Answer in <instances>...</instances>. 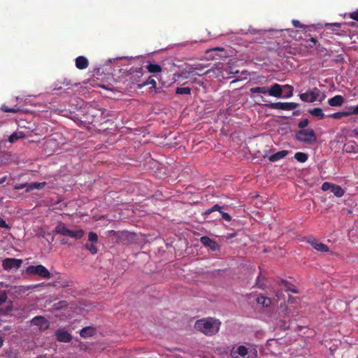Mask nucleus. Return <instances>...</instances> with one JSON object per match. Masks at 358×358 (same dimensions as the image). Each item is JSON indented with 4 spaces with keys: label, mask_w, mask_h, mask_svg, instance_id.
Instances as JSON below:
<instances>
[{
    "label": "nucleus",
    "mask_w": 358,
    "mask_h": 358,
    "mask_svg": "<svg viewBox=\"0 0 358 358\" xmlns=\"http://www.w3.org/2000/svg\"><path fill=\"white\" fill-rule=\"evenodd\" d=\"M54 232L62 236H69L76 239L83 237L85 232L83 229L70 230L62 222L59 223L55 228Z\"/></svg>",
    "instance_id": "obj_2"
},
{
    "label": "nucleus",
    "mask_w": 358,
    "mask_h": 358,
    "mask_svg": "<svg viewBox=\"0 0 358 358\" xmlns=\"http://www.w3.org/2000/svg\"><path fill=\"white\" fill-rule=\"evenodd\" d=\"M0 227L1 228H6V229L8 228V226L6 224V221L3 219L1 218V217H0Z\"/></svg>",
    "instance_id": "obj_48"
},
{
    "label": "nucleus",
    "mask_w": 358,
    "mask_h": 358,
    "mask_svg": "<svg viewBox=\"0 0 358 358\" xmlns=\"http://www.w3.org/2000/svg\"><path fill=\"white\" fill-rule=\"evenodd\" d=\"M265 106H268L271 109H280L283 110H292L296 108L299 106L298 103L294 102L289 103H283V102H276V103H264Z\"/></svg>",
    "instance_id": "obj_7"
},
{
    "label": "nucleus",
    "mask_w": 358,
    "mask_h": 358,
    "mask_svg": "<svg viewBox=\"0 0 358 358\" xmlns=\"http://www.w3.org/2000/svg\"><path fill=\"white\" fill-rule=\"evenodd\" d=\"M46 185L45 182H31L27 185V192L31 191L33 189H43Z\"/></svg>",
    "instance_id": "obj_23"
},
{
    "label": "nucleus",
    "mask_w": 358,
    "mask_h": 358,
    "mask_svg": "<svg viewBox=\"0 0 358 358\" xmlns=\"http://www.w3.org/2000/svg\"><path fill=\"white\" fill-rule=\"evenodd\" d=\"M94 332V330L93 328L87 327H85L81 329L80 332V335L83 338H87L90 336H92Z\"/></svg>",
    "instance_id": "obj_28"
},
{
    "label": "nucleus",
    "mask_w": 358,
    "mask_h": 358,
    "mask_svg": "<svg viewBox=\"0 0 358 358\" xmlns=\"http://www.w3.org/2000/svg\"><path fill=\"white\" fill-rule=\"evenodd\" d=\"M103 111L101 109L92 108L84 115V121L90 124H100L103 120Z\"/></svg>",
    "instance_id": "obj_4"
},
{
    "label": "nucleus",
    "mask_w": 358,
    "mask_h": 358,
    "mask_svg": "<svg viewBox=\"0 0 358 358\" xmlns=\"http://www.w3.org/2000/svg\"><path fill=\"white\" fill-rule=\"evenodd\" d=\"M355 134H356L357 136H358V131H355Z\"/></svg>",
    "instance_id": "obj_64"
},
{
    "label": "nucleus",
    "mask_w": 358,
    "mask_h": 358,
    "mask_svg": "<svg viewBox=\"0 0 358 358\" xmlns=\"http://www.w3.org/2000/svg\"><path fill=\"white\" fill-rule=\"evenodd\" d=\"M250 92L252 94L259 93V94H267L268 93V87H252L250 90Z\"/></svg>",
    "instance_id": "obj_32"
},
{
    "label": "nucleus",
    "mask_w": 358,
    "mask_h": 358,
    "mask_svg": "<svg viewBox=\"0 0 358 358\" xmlns=\"http://www.w3.org/2000/svg\"><path fill=\"white\" fill-rule=\"evenodd\" d=\"M146 69H148V71L150 73H160L162 70V68L160 65H159L157 64H152V63H149L146 66Z\"/></svg>",
    "instance_id": "obj_24"
},
{
    "label": "nucleus",
    "mask_w": 358,
    "mask_h": 358,
    "mask_svg": "<svg viewBox=\"0 0 358 358\" xmlns=\"http://www.w3.org/2000/svg\"><path fill=\"white\" fill-rule=\"evenodd\" d=\"M309 113L312 115L317 117L320 119H323L324 117V114L320 108H315L309 110Z\"/></svg>",
    "instance_id": "obj_30"
},
{
    "label": "nucleus",
    "mask_w": 358,
    "mask_h": 358,
    "mask_svg": "<svg viewBox=\"0 0 358 358\" xmlns=\"http://www.w3.org/2000/svg\"><path fill=\"white\" fill-rule=\"evenodd\" d=\"M151 85L152 88H155L157 86V82L152 77H149L143 84V86Z\"/></svg>",
    "instance_id": "obj_36"
},
{
    "label": "nucleus",
    "mask_w": 358,
    "mask_h": 358,
    "mask_svg": "<svg viewBox=\"0 0 358 358\" xmlns=\"http://www.w3.org/2000/svg\"><path fill=\"white\" fill-rule=\"evenodd\" d=\"M210 52H217L216 55L219 58H222V57H227V52H226L225 50L223 48H220V47L214 48H213L211 50H208L207 53H209Z\"/></svg>",
    "instance_id": "obj_27"
},
{
    "label": "nucleus",
    "mask_w": 358,
    "mask_h": 358,
    "mask_svg": "<svg viewBox=\"0 0 358 358\" xmlns=\"http://www.w3.org/2000/svg\"><path fill=\"white\" fill-rule=\"evenodd\" d=\"M51 143H54L53 142H52V140H48V141H45V144L47 145H48L49 144H51Z\"/></svg>",
    "instance_id": "obj_58"
},
{
    "label": "nucleus",
    "mask_w": 358,
    "mask_h": 358,
    "mask_svg": "<svg viewBox=\"0 0 358 358\" xmlns=\"http://www.w3.org/2000/svg\"><path fill=\"white\" fill-rule=\"evenodd\" d=\"M88 240L92 242V243H95L98 241V236L96 233L91 231L88 234Z\"/></svg>",
    "instance_id": "obj_37"
},
{
    "label": "nucleus",
    "mask_w": 358,
    "mask_h": 358,
    "mask_svg": "<svg viewBox=\"0 0 358 358\" xmlns=\"http://www.w3.org/2000/svg\"><path fill=\"white\" fill-rule=\"evenodd\" d=\"M176 94H191V88L189 87H177L176 90Z\"/></svg>",
    "instance_id": "obj_34"
},
{
    "label": "nucleus",
    "mask_w": 358,
    "mask_h": 358,
    "mask_svg": "<svg viewBox=\"0 0 358 358\" xmlns=\"http://www.w3.org/2000/svg\"><path fill=\"white\" fill-rule=\"evenodd\" d=\"M295 138L299 141L310 144L315 143L317 140L313 129H301L296 131Z\"/></svg>",
    "instance_id": "obj_5"
},
{
    "label": "nucleus",
    "mask_w": 358,
    "mask_h": 358,
    "mask_svg": "<svg viewBox=\"0 0 358 358\" xmlns=\"http://www.w3.org/2000/svg\"><path fill=\"white\" fill-rule=\"evenodd\" d=\"M85 247L87 250H88L90 251V252L92 255H95L98 252L97 248L94 243H91V244L86 243Z\"/></svg>",
    "instance_id": "obj_35"
},
{
    "label": "nucleus",
    "mask_w": 358,
    "mask_h": 358,
    "mask_svg": "<svg viewBox=\"0 0 358 358\" xmlns=\"http://www.w3.org/2000/svg\"><path fill=\"white\" fill-rule=\"evenodd\" d=\"M285 31H287L289 34L296 33V31L292 29H285Z\"/></svg>",
    "instance_id": "obj_53"
},
{
    "label": "nucleus",
    "mask_w": 358,
    "mask_h": 358,
    "mask_svg": "<svg viewBox=\"0 0 358 358\" xmlns=\"http://www.w3.org/2000/svg\"><path fill=\"white\" fill-rule=\"evenodd\" d=\"M344 99L341 95H336L331 99H329L328 103L331 106H340L343 104Z\"/></svg>",
    "instance_id": "obj_18"
},
{
    "label": "nucleus",
    "mask_w": 358,
    "mask_h": 358,
    "mask_svg": "<svg viewBox=\"0 0 358 358\" xmlns=\"http://www.w3.org/2000/svg\"><path fill=\"white\" fill-rule=\"evenodd\" d=\"M282 87L283 85H280L278 83L274 84L270 89H268V94L274 97L282 96Z\"/></svg>",
    "instance_id": "obj_14"
},
{
    "label": "nucleus",
    "mask_w": 358,
    "mask_h": 358,
    "mask_svg": "<svg viewBox=\"0 0 358 358\" xmlns=\"http://www.w3.org/2000/svg\"><path fill=\"white\" fill-rule=\"evenodd\" d=\"M248 354V348L243 345L238 346L236 349L233 348L231 350L232 358H243Z\"/></svg>",
    "instance_id": "obj_12"
},
{
    "label": "nucleus",
    "mask_w": 358,
    "mask_h": 358,
    "mask_svg": "<svg viewBox=\"0 0 358 358\" xmlns=\"http://www.w3.org/2000/svg\"><path fill=\"white\" fill-rule=\"evenodd\" d=\"M343 150L347 153L357 152V145L355 142L345 143L343 146Z\"/></svg>",
    "instance_id": "obj_21"
},
{
    "label": "nucleus",
    "mask_w": 358,
    "mask_h": 358,
    "mask_svg": "<svg viewBox=\"0 0 358 358\" xmlns=\"http://www.w3.org/2000/svg\"><path fill=\"white\" fill-rule=\"evenodd\" d=\"M293 90H294V88L292 86L289 85H283L282 93L284 92L285 94H282V97L290 98L293 95Z\"/></svg>",
    "instance_id": "obj_25"
},
{
    "label": "nucleus",
    "mask_w": 358,
    "mask_h": 358,
    "mask_svg": "<svg viewBox=\"0 0 358 358\" xmlns=\"http://www.w3.org/2000/svg\"><path fill=\"white\" fill-rule=\"evenodd\" d=\"M257 303L261 304L265 307H268L271 304V299L268 298V297L263 296H260L257 297Z\"/></svg>",
    "instance_id": "obj_29"
},
{
    "label": "nucleus",
    "mask_w": 358,
    "mask_h": 358,
    "mask_svg": "<svg viewBox=\"0 0 358 358\" xmlns=\"http://www.w3.org/2000/svg\"><path fill=\"white\" fill-rule=\"evenodd\" d=\"M352 108L353 107L346 108V110H345L344 112H352Z\"/></svg>",
    "instance_id": "obj_56"
},
{
    "label": "nucleus",
    "mask_w": 358,
    "mask_h": 358,
    "mask_svg": "<svg viewBox=\"0 0 358 358\" xmlns=\"http://www.w3.org/2000/svg\"><path fill=\"white\" fill-rule=\"evenodd\" d=\"M350 18L358 22V8L349 14Z\"/></svg>",
    "instance_id": "obj_44"
},
{
    "label": "nucleus",
    "mask_w": 358,
    "mask_h": 358,
    "mask_svg": "<svg viewBox=\"0 0 358 358\" xmlns=\"http://www.w3.org/2000/svg\"><path fill=\"white\" fill-rule=\"evenodd\" d=\"M282 294V292L280 291H277L276 293H275V296L278 297V298H280V296Z\"/></svg>",
    "instance_id": "obj_52"
},
{
    "label": "nucleus",
    "mask_w": 358,
    "mask_h": 358,
    "mask_svg": "<svg viewBox=\"0 0 358 358\" xmlns=\"http://www.w3.org/2000/svg\"><path fill=\"white\" fill-rule=\"evenodd\" d=\"M310 41L313 43V45H307L306 46L308 47V48H313V45H315L317 44V40L315 38H314V37H311L310 38Z\"/></svg>",
    "instance_id": "obj_49"
},
{
    "label": "nucleus",
    "mask_w": 358,
    "mask_h": 358,
    "mask_svg": "<svg viewBox=\"0 0 358 358\" xmlns=\"http://www.w3.org/2000/svg\"><path fill=\"white\" fill-rule=\"evenodd\" d=\"M260 276L259 275L257 279L256 285L259 287H262L263 285L260 283Z\"/></svg>",
    "instance_id": "obj_50"
},
{
    "label": "nucleus",
    "mask_w": 358,
    "mask_h": 358,
    "mask_svg": "<svg viewBox=\"0 0 358 358\" xmlns=\"http://www.w3.org/2000/svg\"><path fill=\"white\" fill-rule=\"evenodd\" d=\"M22 260L15 258H6L2 262V267L6 271H9L13 268L17 269L22 265Z\"/></svg>",
    "instance_id": "obj_8"
},
{
    "label": "nucleus",
    "mask_w": 358,
    "mask_h": 358,
    "mask_svg": "<svg viewBox=\"0 0 358 358\" xmlns=\"http://www.w3.org/2000/svg\"><path fill=\"white\" fill-rule=\"evenodd\" d=\"M8 179V176H5L0 178V185L3 184L4 182H6Z\"/></svg>",
    "instance_id": "obj_51"
},
{
    "label": "nucleus",
    "mask_w": 358,
    "mask_h": 358,
    "mask_svg": "<svg viewBox=\"0 0 358 358\" xmlns=\"http://www.w3.org/2000/svg\"><path fill=\"white\" fill-rule=\"evenodd\" d=\"M331 192L337 197H341L344 194V190L340 185L333 184Z\"/></svg>",
    "instance_id": "obj_26"
},
{
    "label": "nucleus",
    "mask_w": 358,
    "mask_h": 358,
    "mask_svg": "<svg viewBox=\"0 0 358 358\" xmlns=\"http://www.w3.org/2000/svg\"><path fill=\"white\" fill-rule=\"evenodd\" d=\"M182 75L183 76V77L185 78H189V76L191 75L192 76H202L203 73H200L199 72H195V70H194V67H189V68H186L185 69L182 70Z\"/></svg>",
    "instance_id": "obj_20"
},
{
    "label": "nucleus",
    "mask_w": 358,
    "mask_h": 358,
    "mask_svg": "<svg viewBox=\"0 0 358 358\" xmlns=\"http://www.w3.org/2000/svg\"><path fill=\"white\" fill-rule=\"evenodd\" d=\"M31 131L32 129L24 131L17 129L16 131L13 132L9 136L8 141L11 143H15L17 141L28 136Z\"/></svg>",
    "instance_id": "obj_11"
},
{
    "label": "nucleus",
    "mask_w": 358,
    "mask_h": 358,
    "mask_svg": "<svg viewBox=\"0 0 358 358\" xmlns=\"http://www.w3.org/2000/svg\"><path fill=\"white\" fill-rule=\"evenodd\" d=\"M55 336L59 342L69 343L72 340V336L64 328H59L55 332Z\"/></svg>",
    "instance_id": "obj_9"
},
{
    "label": "nucleus",
    "mask_w": 358,
    "mask_h": 358,
    "mask_svg": "<svg viewBox=\"0 0 358 358\" xmlns=\"http://www.w3.org/2000/svg\"><path fill=\"white\" fill-rule=\"evenodd\" d=\"M333 186V184L329 182H324L321 187L322 190L323 191H327L331 190V187Z\"/></svg>",
    "instance_id": "obj_38"
},
{
    "label": "nucleus",
    "mask_w": 358,
    "mask_h": 358,
    "mask_svg": "<svg viewBox=\"0 0 358 358\" xmlns=\"http://www.w3.org/2000/svg\"><path fill=\"white\" fill-rule=\"evenodd\" d=\"M222 208H223L222 206H221L218 204H215L213 206H212L210 208L207 209L204 213V215L208 216L213 212L218 211L221 214L222 217L224 220H226L227 222H230L231 220V215L227 213L223 212L222 210Z\"/></svg>",
    "instance_id": "obj_10"
},
{
    "label": "nucleus",
    "mask_w": 358,
    "mask_h": 358,
    "mask_svg": "<svg viewBox=\"0 0 358 358\" xmlns=\"http://www.w3.org/2000/svg\"><path fill=\"white\" fill-rule=\"evenodd\" d=\"M27 272L31 275H38L43 278L49 279L51 277L50 271L41 264L28 266Z\"/></svg>",
    "instance_id": "obj_6"
},
{
    "label": "nucleus",
    "mask_w": 358,
    "mask_h": 358,
    "mask_svg": "<svg viewBox=\"0 0 358 358\" xmlns=\"http://www.w3.org/2000/svg\"><path fill=\"white\" fill-rule=\"evenodd\" d=\"M293 26L296 28H304L306 26L302 24L299 20H293L292 22Z\"/></svg>",
    "instance_id": "obj_43"
},
{
    "label": "nucleus",
    "mask_w": 358,
    "mask_h": 358,
    "mask_svg": "<svg viewBox=\"0 0 358 358\" xmlns=\"http://www.w3.org/2000/svg\"><path fill=\"white\" fill-rule=\"evenodd\" d=\"M288 155L287 150H281L279 152H277L276 153L271 155L268 159L271 162H277L281 159H283Z\"/></svg>",
    "instance_id": "obj_19"
},
{
    "label": "nucleus",
    "mask_w": 358,
    "mask_h": 358,
    "mask_svg": "<svg viewBox=\"0 0 358 358\" xmlns=\"http://www.w3.org/2000/svg\"><path fill=\"white\" fill-rule=\"evenodd\" d=\"M284 48L285 49V52L289 54L294 55L296 52L295 48H292V47H290L289 45L285 46Z\"/></svg>",
    "instance_id": "obj_46"
},
{
    "label": "nucleus",
    "mask_w": 358,
    "mask_h": 358,
    "mask_svg": "<svg viewBox=\"0 0 358 358\" xmlns=\"http://www.w3.org/2000/svg\"><path fill=\"white\" fill-rule=\"evenodd\" d=\"M205 67H206L205 66H203L201 64L196 65V66H194L195 72H199L200 73H202V72L203 71ZM207 73H208V71L203 72V75L206 74Z\"/></svg>",
    "instance_id": "obj_40"
},
{
    "label": "nucleus",
    "mask_w": 358,
    "mask_h": 358,
    "mask_svg": "<svg viewBox=\"0 0 358 358\" xmlns=\"http://www.w3.org/2000/svg\"><path fill=\"white\" fill-rule=\"evenodd\" d=\"M299 97L300 99L304 102L312 103L315 101L322 102L324 99L325 95L324 94H321L320 91L317 87H314L312 90L301 93L299 94Z\"/></svg>",
    "instance_id": "obj_3"
},
{
    "label": "nucleus",
    "mask_w": 358,
    "mask_h": 358,
    "mask_svg": "<svg viewBox=\"0 0 358 358\" xmlns=\"http://www.w3.org/2000/svg\"><path fill=\"white\" fill-rule=\"evenodd\" d=\"M308 123H309L308 120L304 119L299 122L298 127H299V128L303 129L308 126Z\"/></svg>",
    "instance_id": "obj_41"
},
{
    "label": "nucleus",
    "mask_w": 358,
    "mask_h": 358,
    "mask_svg": "<svg viewBox=\"0 0 358 358\" xmlns=\"http://www.w3.org/2000/svg\"><path fill=\"white\" fill-rule=\"evenodd\" d=\"M7 298L8 296L6 291L0 292V306L6 301Z\"/></svg>",
    "instance_id": "obj_39"
},
{
    "label": "nucleus",
    "mask_w": 358,
    "mask_h": 358,
    "mask_svg": "<svg viewBox=\"0 0 358 358\" xmlns=\"http://www.w3.org/2000/svg\"><path fill=\"white\" fill-rule=\"evenodd\" d=\"M220 324L221 322L219 320L208 317L197 320L194 324V327L196 330L202 332L205 335L211 336L219 331Z\"/></svg>",
    "instance_id": "obj_1"
},
{
    "label": "nucleus",
    "mask_w": 358,
    "mask_h": 358,
    "mask_svg": "<svg viewBox=\"0 0 358 358\" xmlns=\"http://www.w3.org/2000/svg\"><path fill=\"white\" fill-rule=\"evenodd\" d=\"M310 245L317 251L322 252H327L329 251V248L327 245L319 242L317 240H313L309 242Z\"/></svg>",
    "instance_id": "obj_17"
},
{
    "label": "nucleus",
    "mask_w": 358,
    "mask_h": 358,
    "mask_svg": "<svg viewBox=\"0 0 358 358\" xmlns=\"http://www.w3.org/2000/svg\"><path fill=\"white\" fill-rule=\"evenodd\" d=\"M1 110L5 113H17L20 111V108L17 106H15L13 108H9L8 106H7L6 105L1 106Z\"/></svg>",
    "instance_id": "obj_33"
},
{
    "label": "nucleus",
    "mask_w": 358,
    "mask_h": 358,
    "mask_svg": "<svg viewBox=\"0 0 358 358\" xmlns=\"http://www.w3.org/2000/svg\"><path fill=\"white\" fill-rule=\"evenodd\" d=\"M325 27H327V28H329L330 27H336L338 29H339V28H341V24L340 23H337V22H336V23H327V24H325Z\"/></svg>",
    "instance_id": "obj_47"
},
{
    "label": "nucleus",
    "mask_w": 358,
    "mask_h": 358,
    "mask_svg": "<svg viewBox=\"0 0 358 358\" xmlns=\"http://www.w3.org/2000/svg\"><path fill=\"white\" fill-rule=\"evenodd\" d=\"M349 24L351 27H354L355 25V23L352 22H350Z\"/></svg>",
    "instance_id": "obj_61"
},
{
    "label": "nucleus",
    "mask_w": 358,
    "mask_h": 358,
    "mask_svg": "<svg viewBox=\"0 0 358 358\" xmlns=\"http://www.w3.org/2000/svg\"><path fill=\"white\" fill-rule=\"evenodd\" d=\"M142 71H143L142 68H138V70L136 71V72L139 73H142Z\"/></svg>",
    "instance_id": "obj_60"
},
{
    "label": "nucleus",
    "mask_w": 358,
    "mask_h": 358,
    "mask_svg": "<svg viewBox=\"0 0 358 358\" xmlns=\"http://www.w3.org/2000/svg\"><path fill=\"white\" fill-rule=\"evenodd\" d=\"M280 285H284L285 290L286 292H291L292 293H298V289L294 286L292 284L288 282L287 281L285 280H282L280 281Z\"/></svg>",
    "instance_id": "obj_22"
},
{
    "label": "nucleus",
    "mask_w": 358,
    "mask_h": 358,
    "mask_svg": "<svg viewBox=\"0 0 358 358\" xmlns=\"http://www.w3.org/2000/svg\"><path fill=\"white\" fill-rule=\"evenodd\" d=\"M89 66L88 59L84 56H79L76 59V66L80 70L85 69Z\"/></svg>",
    "instance_id": "obj_16"
},
{
    "label": "nucleus",
    "mask_w": 358,
    "mask_h": 358,
    "mask_svg": "<svg viewBox=\"0 0 358 358\" xmlns=\"http://www.w3.org/2000/svg\"><path fill=\"white\" fill-rule=\"evenodd\" d=\"M201 242L203 245L209 247L213 251L217 250L219 248L217 243L208 236H202Z\"/></svg>",
    "instance_id": "obj_15"
},
{
    "label": "nucleus",
    "mask_w": 358,
    "mask_h": 358,
    "mask_svg": "<svg viewBox=\"0 0 358 358\" xmlns=\"http://www.w3.org/2000/svg\"><path fill=\"white\" fill-rule=\"evenodd\" d=\"M11 310H12V307H8V311H10Z\"/></svg>",
    "instance_id": "obj_62"
},
{
    "label": "nucleus",
    "mask_w": 358,
    "mask_h": 358,
    "mask_svg": "<svg viewBox=\"0 0 358 358\" xmlns=\"http://www.w3.org/2000/svg\"><path fill=\"white\" fill-rule=\"evenodd\" d=\"M46 357H47L46 355H38V357H36V358H46Z\"/></svg>",
    "instance_id": "obj_55"
},
{
    "label": "nucleus",
    "mask_w": 358,
    "mask_h": 358,
    "mask_svg": "<svg viewBox=\"0 0 358 358\" xmlns=\"http://www.w3.org/2000/svg\"><path fill=\"white\" fill-rule=\"evenodd\" d=\"M358 115V106L353 107L352 112H345V115Z\"/></svg>",
    "instance_id": "obj_45"
},
{
    "label": "nucleus",
    "mask_w": 358,
    "mask_h": 358,
    "mask_svg": "<svg viewBox=\"0 0 358 358\" xmlns=\"http://www.w3.org/2000/svg\"><path fill=\"white\" fill-rule=\"evenodd\" d=\"M61 243H62V245H65V244H66V243H67V241H66L65 239H62V240L61 241Z\"/></svg>",
    "instance_id": "obj_59"
},
{
    "label": "nucleus",
    "mask_w": 358,
    "mask_h": 358,
    "mask_svg": "<svg viewBox=\"0 0 358 358\" xmlns=\"http://www.w3.org/2000/svg\"><path fill=\"white\" fill-rule=\"evenodd\" d=\"M3 340L2 337L0 336V348L3 345Z\"/></svg>",
    "instance_id": "obj_57"
},
{
    "label": "nucleus",
    "mask_w": 358,
    "mask_h": 358,
    "mask_svg": "<svg viewBox=\"0 0 358 358\" xmlns=\"http://www.w3.org/2000/svg\"><path fill=\"white\" fill-rule=\"evenodd\" d=\"M294 158L299 162L304 163L308 159V155L305 152H298L295 153Z\"/></svg>",
    "instance_id": "obj_31"
},
{
    "label": "nucleus",
    "mask_w": 358,
    "mask_h": 358,
    "mask_svg": "<svg viewBox=\"0 0 358 358\" xmlns=\"http://www.w3.org/2000/svg\"><path fill=\"white\" fill-rule=\"evenodd\" d=\"M110 233H114V234H115V231H113V230H111V231H110Z\"/></svg>",
    "instance_id": "obj_63"
},
{
    "label": "nucleus",
    "mask_w": 358,
    "mask_h": 358,
    "mask_svg": "<svg viewBox=\"0 0 358 358\" xmlns=\"http://www.w3.org/2000/svg\"><path fill=\"white\" fill-rule=\"evenodd\" d=\"M31 324L38 326L41 329H47L49 327L48 321L43 316H36L31 320Z\"/></svg>",
    "instance_id": "obj_13"
},
{
    "label": "nucleus",
    "mask_w": 358,
    "mask_h": 358,
    "mask_svg": "<svg viewBox=\"0 0 358 358\" xmlns=\"http://www.w3.org/2000/svg\"><path fill=\"white\" fill-rule=\"evenodd\" d=\"M278 54L279 56H285V54L282 53V50H281V49L278 50Z\"/></svg>",
    "instance_id": "obj_54"
},
{
    "label": "nucleus",
    "mask_w": 358,
    "mask_h": 358,
    "mask_svg": "<svg viewBox=\"0 0 358 358\" xmlns=\"http://www.w3.org/2000/svg\"><path fill=\"white\" fill-rule=\"evenodd\" d=\"M330 117L336 118V119H338L342 117H347V115H345V112H338V113H333L332 115H330Z\"/></svg>",
    "instance_id": "obj_42"
}]
</instances>
